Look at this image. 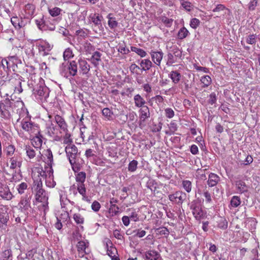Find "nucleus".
<instances>
[{
  "mask_svg": "<svg viewBox=\"0 0 260 260\" xmlns=\"http://www.w3.org/2000/svg\"><path fill=\"white\" fill-rule=\"evenodd\" d=\"M34 184V189L36 191V200L37 202L42 203L40 208L43 211L44 214L45 215L49 209L48 192L43 188L41 179L35 180Z\"/></svg>",
  "mask_w": 260,
  "mask_h": 260,
  "instance_id": "f257e3e1",
  "label": "nucleus"
},
{
  "mask_svg": "<svg viewBox=\"0 0 260 260\" xmlns=\"http://www.w3.org/2000/svg\"><path fill=\"white\" fill-rule=\"evenodd\" d=\"M60 72L62 76L68 78L70 76H75L78 72V63L72 60L68 63H62L60 66Z\"/></svg>",
  "mask_w": 260,
  "mask_h": 260,
  "instance_id": "f03ea898",
  "label": "nucleus"
},
{
  "mask_svg": "<svg viewBox=\"0 0 260 260\" xmlns=\"http://www.w3.org/2000/svg\"><path fill=\"white\" fill-rule=\"evenodd\" d=\"M33 94L39 101L47 102L49 95V89L43 84L37 85L33 89Z\"/></svg>",
  "mask_w": 260,
  "mask_h": 260,
  "instance_id": "7ed1b4c3",
  "label": "nucleus"
},
{
  "mask_svg": "<svg viewBox=\"0 0 260 260\" xmlns=\"http://www.w3.org/2000/svg\"><path fill=\"white\" fill-rule=\"evenodd\" d=\"M181 56L182 52L177 46L174 45L170 47L167 54V65L170 66L177 62Z\"/></svg>",
  "mask_w": 260,
  "mask_h": 260,
  "instance_id": "20e7f679",
  "label": "nucleus"
},
{
  "mask_svg": "<svg viewBox=\"0 0 260 260\" xmlns=\"http://www.w3.org/2000/svg\"><path fill=\"white\" fill-rule=\"evenodd\" d=\"M22 81H24L22 77L17 74H14L8 79V83L14 88V92L19 94L23 91L22 87Z\"/></svg>",
  "mask_w": 260,
  "mask_h": 260,
  "instance_id": "39448f33",
  "label": "nucleus"
},
{
  "mask_svg": "<svg viewBox=\"0 0 260 260\" xmlns=\"http://www.w3.org/2000/svg\"><path fill=\"white\" fill-rule=\"evenodd\" d=\"M22 128L29 134L36 135L38 133V126L32 123L28 118L23 119L21 121Z\"/></svg>",
  "mask_w": 260,
  "mask_h": 260,
  "instance_id": "423d86ee",
  "label": "nucleus"
},
{
  "mask_svg": "<svg viewBox=\"0 0 260 260\" xmlns=\"http://www.w3.org/2000/svg\"><path fill=\"white\" fill-rule=\"evenodd\" d=\"M65 151L70 163L74 169V166L76 164L78 149L75 145H68L66 147Z\"/></svg>",
  "mask_w": 260,
  "mask_h": 260,
  "instance_id": "0eeeda50",
  "label": "nucleus"
},
{
  "mask_svg": "<svg viewBox=\"0 0 260 260\" xmlns=\"http://www.w3.org/2000/svg\"><path fill=\"white\" fill-rule=\"evenodd\" d=\"M190 208L192 209V214L197 220H201L206 217V213L203 210L201 205L197 202L191 203Z\"/></svg>",
  "mask_w": 260,
  "mask_h": 260,
  "instance_id": "6e6552de",
  "label": "nucleus"
},
{
  "mask_svg": "<svg viewBox=\"0 0 260 260\" xmlns=\"http://www.w3.org/2000/svg\"><path fill=\"white\" fill-rule=\"evenodd\" d=\"M186 198V193L181 191H177L174 193L169 195V199L171 202L179 205L182 204Z\"/></svg>",
  "mask_w": 260,
  "mask_h": 260,
  "instance_id": "1a4fd4ad",
  "label": "nucleus"
},
{
  "mask_svg": "<svg viewBox=\"0 0 260 260\" xmlns=\"http://www.w3.org/2000/svg\"><path fill=\"white\" fill-rule=\"evenodd\" d=\"M37 47L40 55L45 56L49 54L53 46L50 45L48 42H42L40 43L37 44Z\"/></svg>",
  "mask_w": 260,
  "mask_h": 260,
  "instance_id": "9d476101",
  "label": "nucleus"
},
{
  "mask_svg": "<svg viewBox=\"0 0 260 260\" xmlns=\"http://www.w3.org/2000/svg\"><path fill=\"white\" fill-rule=\"evenodd\" d=\"M76 247L80 257H83L85 254H88L89 242L87 241H79L78 242Z\"/></svg>",
  "mask_w": 260,
  "mask_h": 260,
  "instance_id": "9b49d317",
  "label": "nucleus"
},
{
  "mask_svg": "<svg viewBox=\"0 0 260 260\" xmlns=\"http://www.w3.org/2000/svg\"><path fill=\"white\" fill-rule=\"evenodd\" d=\"M139 125L140 126L144 125L146 120L150 117L149 108L147 106L140 108L139 110Z\"/></svg>",
  "mask_w": 260,
  "mask_h": 260,
  "instance_id": "f8f14e48",
  "label": "nucleus"
},
{
  "mask_svg": "<svg viewBox=\"0 0 260 260\" xmlns=\"http://www.w3.org/2000/svg\"><path fill=\"white\" fill-rule=\"evenodd\" d=\"M48 118L49 119L46 124V133L50 137H53L57 135L58 129L52 122V116L49 115Z\"/></svg>",
  "mask_w": 260,
  "mask_h": 260,
  "instance_id": "ddd939ff",
  "label": "nucleus"
},
{
  "mask_svg": "<svg viewBox=\"0 0 260 260\" xmlns=\"http://www.w3.org/2000/svg\"><path fill=\"white\" fill-rule=\"evenodd\" d=\"M9 73L8 66H6L2 59L0 63V84H3L8 80Z\"/></svg>",
  "mask_w": 260,
  "mask_h": 260,
  "instance_id": "4468645a",
  "label": "nucleus"
},
{
  "mask_svg": "<svg viewBox=\"0 0 260 260\" xmlns=\"http://www.w3.org/2000/svg\"><path fill=\"white\" fill-rule=\"evenodd\" d=\"M235 181V186L238 193H243L248 191L249 186L245 183L244 180L240 179L238 177Z\"/></svg>",
  "mask_w": 260,
  "mask_h": 260,
  "instance_id": "2eb2a0df",
  "label": "nucleus"
},
{
  "mask_svg": "<svg viewBox=\"0 0 260 260\" xmlns=\"http://www.w3.org/2000/svg\"><path fill=\"white\" fill-rule=\"evenodd\" d=\"M10 162L11 169L14 170L17 167L20 168L22 166V158L19 154H15L10 158Z\"/></svg>",
  "mask_w": 260,
  "mask_h": 260,
  "instance_id": "dca6fc26",
  "label": "nucleus"
},
{
  "mask_svg": "<svg viewBox=\"0 0 260 260\" xmlns=\"http://www.w3.org/2000/svg\"><path fill=\"white\" fill-rule=\"evenodd\" d=\"M118 202V200L114 198H112L110 200V206L109 208V213L112 216H116L119 213V207L115 204Z\"/></svg>",
  "mask_w": 260,
  "mask_h": 260,
  "instance_id": "f3484780",
  "label": "nucleus"
},
{
  "mask_svg": "<svg viewBox=\"0 0 260 260\" xmlns=\"http://www.w3.org/2000/svg\"><path fill=\"white\" fill-rule=\"evenodd\" d=\"M79 72L83 75H86L90 71V65L84 59L80 58L78 60Z\"/></svg>",
  "mask_w": 260,
  "mask_h": 260,
  "instance_id": "a211bd4d",
  "label": "nucleus"
},
{
  "mask_svg": "<svg viewBox=\"0 0 260 260\" xmlns=\"http://www.w3.org/2000/svg\"><path fill=\"white\" fill-rule=\"evenodd\" d=\"M54 120L56 123L58 125L61 130L64 132H68V125L64 118L59 115H55L54 118L52 117V120Z\"/></svg>",
  "mask_w": 260,
  "mask_h": 260,
  "instance_id": "6ab92c4d",
  "label": "nucleus"
},
{
  "mask_svg": "<svg viewBox=\"0 0 260 260\" xmlns=\"http://www.w3.org/2000/svg\"><path fill=\"white\" fill-rule=\"evenodd\" d=\"M0 197L7 200H10L12 199L13 195L7 185H0Z\"/></svg>",
  "mask_w": 260,
  "mask_h": 260,
  "instance_id": "aec40b11",
  "label": "nucleus"
},
{
  "mask_svg": "<svg viewBox=\"0 0 260 260\" xmlns=\"http://www.w3.org/2000/svg\"><path fill=\"white\" fill-rule=\"evenodd\" d=\"M151 59L157 66H160L164 53L162 51L152 50L150 52Z\"/></svg>",
  "mask_w": 260,
  "mask_h": 260,
  "instance_id": "412c9836",
  "label": "nucleus"
},
{
  "mask_svg": "<svg viewBox=\"0 0 260 260\" xmlns=\"http://www.w3.org/2000/svg\"><path fill=\"white\" fill-rule=\"evenodd\" d=\"M9 215L7 208L2 205L0 206V228L6 224L9 220Z\"/></svg>",
  "mask_w": 260,
  "mask_h": 260,
  "instance_id": "4be33fe9",
  "label": "nucleus"
},
{
  "mask_svg": "<svg viewBox=\"0 0 260 260\" xmlns=\"http://www.w3.org/2000/svg\"><path fill=\"white\" fill-rule=\"evenodd\" d=\"M19 206L21 211H27L30 208V199L27 196L21 198Z\"/></svg>",
  "mask_w": 260,
  "mask_h": 260,
  "instance_id": "5701e85b",
  "label": "nucleus"
},
{
  "mask_svg": "<svg viewBox=\"0 0 260 260\" xmlns=\"http://www.w3.org/2000/svg\"><path fill=\"white\" fill-rule=\"evenodd\" d=\"M12 24L16 29H20L24 27L26 24L25 20L22 18H18L17 16L13 17L11 19Z\"/></svg>",
  "mask_w": 260,
  "mask_h": 260,
  "instance_id": "b1692460",
  "label": "nucleus"
},
{
  "mask_svg": "<svg viewBox=\"0 0 260 260\" xmlns=\"http://www.w3.org/2000/svg\"><path fill=\"white\" fill-rule=\"evenodd\" d=\"M144 258L148 260H161L160 254L153 250L146 251Z\"/></svg>",
  "mask_w": 260,
  "mask_h": 260,
  "instance_id": "393cba45",
  "label": "nucleus"
},
{
  "mask_svg": "<svg viewBox=\"0 0 260 260\" xmlns=\"http://www.w3.org/2000/svg\"><path fill=\"white\" fill-rule=\"evenodd\" d=\"M220 181V177L216 174L211 173L208 176L207 184L209 187H212L216 186Z\"/></svg>",
  "mask_w": 260,
  "mask_h": 260,
  "instance_id": "a878e982",
  "label": "nucleus"
},
{
  "mask_svg": "<svg viewBox=\"0 0 260 260\" xmlns=\"http://www.w3.org/2000/svg\"><path fill=\"white\" fill-rule=\"evenodd\" d=\"M91 21L95 26H97L100 30L103 28L102 21L103 17L99 14H94L90 16Z\"/></svg>",
  "mask_w": 260,
  "mask_h": 260,
  "instance_id": "bb28decb",
  "label": "nucleus"
},
{
  "mask_svg": "<svg viewBox=\"0 0 260 260\" xmlns=\"http://www.w3.org/2000/svg\"><path fill=\"white\" fill-rule=\"evenodd\" d=\"M24 150L26 151L27 156L30 159L34 158L36 156L37 151L40 152L38 149L30 145H25Z\"/></svg>",
  "mask_w": 260,
  "mask_h": 260,
  "instance_id": "cd10ccee",
  "label": "nucleus"
},
{
  "mask_svg": "<svg viewBox=\"0 0 260 260\" xmlns=\"http://www.w3.org/2000/svg\"><path fill=\"white\" fill-rule=\"evenodd\" d=\"M135 105L137 108H142L146 106L145 104L146 103L144 99L139 94H137L134 97Z\"/></svg>",
  "mask_w": 260,
  "mask_h": 260,
  "instance_id": "c85d7f7f",
  "label": "nucleus"
},
{
  "mask_svg": "<svg viewBox=\"0 0 260 260\" xmlns=\"http://www.w3.org/2000/svg\"><path fill=\"white\" fill-rule=\"evenodd\" d=\"M73 187L77 188L79 193L82 196L83 200H87V197L86 196V189L84 183H77V185H74Z\"/></svg>",
  "mask_w": 260,
  "mask_h": 260,
  "instance_id": "c756f323",
  "label": "nucleus"
},
{
  "mask_svg": "<svg viewBox=\"0 0 260 260\" xmlns=\"http://www.w3.org/2000/svg\"><path fill=\"white\" fill-rule=\"evenodd\" d=\"M11 108H7L2 102H0V111L2 116L6 119H9L11 117V112L10 110Z\"/></svg>",
  "mask_w": 260,
  "mask_h": 260,
  "instance_id": "7c9ffc66",
  "label": "nucleus"
},
{
  "mask_svg": "<svg viewBox=\"0 0 260 260\" xmlns=\"http://www.w3.org/2000/svg\"><path fill=\"white\" fill-rule=\"evenodd\" d=\"M140 65V69L142 71H146L150 70L152 66V63L149 59H144L141 60Z\"/></svg>",
  "mask_w": 260,
  "mask_h": 260,
  "instance_id": "2f4dec72",
  "label": "nucleus"
},
{
  "mask_svg": "<svg viewBox=\"0 0 260 260\" xmlns=\"http://www.w3.org/2000/svg\"><path fill=\"white\" fill-rule=\"evenodd\" d=\"M44 155L46 162L51 167L53 161V154L51 150L50 149L45 150Z\"/></svg>",
  "mask_w": 260,
  "mask_h": 260,
  "instance_id": "473e14b6",
  "label": "nucleus"
},
{
  "mask_svg": "<svg viewBox=\"0 0 260 260\" xmlns=\"http://www.w3.org/2000/svg\"><path fill=\"white\" fill-rule=\"evenodd\" d=\"M34 135L35 136L31 139V142L34 145H36L35 146H34V147L39 149L43 142L42 137L40 135L39 130H38V133Z\"/></svg>",
  "mask_w": 260,
  "mask_h": 260,
  "instance_id": "72a5a7b5",
  "label": "nucleus"
},
{
  "mask_svg": "<svg viewBox=\"0 0 260 260\" xmlns=\"http://www.w3.org/2000/svg\"><path fill=\"white\" fill-rule=\"evenodd\" d=\"M2 103H3V105H4L6 107L9 108H13V104H16L17 106H23V103L22 101H15L13 100H10L9 99H6L5 100H4V102Z\"/></svg>",
  "mask_w": 260,
  "mask_h": 260,
  "instance_id": "f704fd0d",
  "label": "nucleus"
},
{
  "mask_svg": "<svg viewBox=\"0 0 260 260\" xmlns=\"http://www.w3.org/2000/svg\"><path fill=\"white\" fill-rule=\"evenodd\" d=\"M101 56L102 54L99 51H95L93 53L91 57V61L94 67H96L99 66V61L101 60Z\"/></svg>",
  "mask_w": 260,
  "mask_h": 260,
  "instance_id": "c9c22d12",
  "label": "nucleus"
},
{
  "mask_svg": "<svg viewBox=\"0 0 260 260\" xmlns=\"http://www.w3.org/2000/svg\"><path fill=\"white\" fill-rule=\"evenodd\" d=\"M73 218L76 224L79 225L80 228L83 229V226L82 225L84 223V218L83 216L79 213H76L73 214Z\"/></svg>",
  "mask_w": 260,
  "mask_h": 260,
  "instance_id": "e433bc0d",
  "label": "nucleus"
},
{
  "mask_svg": "<svg viewBox=\"0 0 260 260\" xmlns=\"http://www.w3.org/2000/svg\"><path fill=\"white\" fill-rule=\"evenodd\" d=\"M112 245L111 241L110 240H108L106 242L107 252V254L111 257L115 256V253L117 252L116 248L112 246Z\"/></svg>",
  "mask_w": 260,
  "mask_h": 260,
  "instance_id": "4c0bfd02",
  "label": "nucleus"
},
{
  "mask_svg": "<svg viewBox=\"0 0 260 260\" xmlns=\"http://www.w3.org/2000/svg\"><path fill=\"white\" fill-rule=\"evenodd\" d=\"M170 77L174 83L177 84L181 79V75L177 71H173L170 73Z\"/></svg>",
  "mask_w": 260,
  "mask_h": 260,
  "instance_id": "58836bf2",
  "label": "nucleus"
},
{
  "mask_svg": "<svg viewBox=\"0 0 260 260\" xmlns=\"http://www.w3.org/2000/svg\"><path fill=\"white\" fill-rule=\"evenodd\" d=\"M217 222V226L222 230H225L228 228V222L224 217H219Z\"/></svg>",
  "mask_w": 260,
  "mask_h": 260,
  "instance_id": "ea45409f",
  "label": "nucleus"
},
{
  "mask_svg": "<svg viewBox=\"0 0 260 260\" xmlns=\"http://www.w3.org/2000/svg\"><path fill=\"white\" fill-rule=\"evenodd\" d=\"M200 81L203 84L202 87H207L209 86L212 83L211 77L208 75H205L201 77Z\"/></svg>",
  "mask_w": 260,
  "mask_h": 260,
  "instance_id": "a19ab883",
  "label": "nucleus"
},
{
  "mask_svg": "<svg viewBox=\"0 0 260 260\" xmlns=\"http://www.w3.org/2000/svg\"><path fill=\"white\" fill-rule=\"evenodd\" d=\"M189 34L188 30L185 27H183L179 29L177 36L179 39L182 40L187 37Z\"/></svg>",
  "mask_w": 260,
  "mask_h": 260,
  "instance_id": "79ce46f5",
  "label": "nucleus"
},
{
  "mask_svg": "<svg viewBox=\"0 0 260 260\" xmlns=\"http://www.w3.org/2000/svg\"><path fill=\"white\" fill-rule=\"evenodd\" d=\"M161 21L167 27H171L173 24V19L168 18L165 16H161L160 18Z\"/></svg>",
  "mask_w": 260,
  "mask_h": 260,
  "instance_id": "37998d69",
  "label": "nucleus"
},
{
  "mask_svg": "<svg viewBox=\"0 0 260 260\" xmlns=\"http://www.w3.org/2000/svg\"><path fill=\"white\" fill-rule=\"evenodd\" d=\"M86 179V173L84 172H80L76 175V181L77 183H84Z\"/></svg>",
  "mask_w": 260,
  "mask_h": 260,
  "instance_id": "c03bdc74",
  "label": "nucleus"
},
{
  "mask_svg": "<svg viewBox=\"0 0 260 260\" xmlns=\"http://www.w3.org/2000/svg\"><path fill=\"white\" fill-rule=\"evenodd\" d=\"M4 61V63H5L6 66H8V69L10 72L11 71L13 72H16V69H17V64L16 63H14L12 61H7L6 59H3Z\"/></svg>",
  "mask_w": 260,
  "mask_h": 260,
  "instance_id": "a18cd8bd",
  "label": "nucleus"
},
{
  "mask_svg": "<svg viewBox=\"0 0 260 260\" xmlns=\"http://www.w3.org/2000/svg\"><path fill=\"white\" fill-rule=\"evenodd\" d=\"M74 54L72 50L70 48H66L63 52V57L64 60H67L73 57Z\"/></svg>",
  "mask_w": 260,
  "mask_h": 260,
  "instance_id": "49530a36",
  "label": "nucleus"
},
{
  "mask_svg": "<svg viewBox=\"0 0 260 260\" xmlns=\"http://www.w3.org/2000/svg\"><path fill=\"white\" fill-rule=\"evenodd\" d=\"M131 50L133 52H135L138 55L140 56L141 57H144L146 56V52L143 49L141 48H138L137 47L134 46H131Z\"/></svg>",
  "mask_w": 260,
  "mask_h": 260,
  "instance_id": "de8ad7c7",
  "label": "nucleus"
},
{
  "mask_svg": "<svg viewBox=\"0 0 260 260\" xmlns=\"http://www.w3.org/2000/svg\"><path fill=\"white\" fill-rule=\"evenodd\" d=\"M241 200L238 196H233L231 200V205L233 208H236L241 204Z\"/></svg>",
  "mask_w": 260,
  "mask_h": 260,
  "instance_id": "09e8293b",
  "label": "nucleus"
},
{
  "mask_svg": "<svg viewBox=\"0 0 260 260\" xmlns=\"http://www.w3.org/2000/svg\"><path fill=\"white\" fill-rule=\"evenodd\" d=\"M84 49L86 54H91L93 51H94L95 47L90 43L86 42L84 44Z\"/></svg>",
  "mask_w": 260,
  "mask_h": 260,
  "instance_id": "8fccbe9b",
  "label": "nucleus"
},
{
  "mask_svg": "<svg viewBox=\"0 0 260 260\" xmlns=\"http://www.w3.org/2000/svg\"><path fill=\"white\" fill-rule=\"evenodd\" d=\"M134 90V88L133 87H125L124 90L121 92V95L123 96L131 97Z\"/></svg>",
  "mask_w": 260,
  "mask_h": 260,
  "instance_id": "3c124183",
  "label": "nucleus"
},
{
  "mask_svg": "<svg viewBox=\"0 0 260 260\" xmlns=\"http://www.w3.org/2000/svg\"><path fill=\"white\" fill-rule=\"evenodd\" d=\"M138 162L136 160H132L128 164V170L129 172H135L138 168Z\"/></svg>",
  "mask_w": 260,
  "mask_h": 260,
  "instance_id": "603ef678",
  "label": "nucleus"
},
{
  "mask_svg": "<svg viewBox=\"0 0 260 260\" xmlns=\"http://www.w3.org/2000/svg\"><path fill=\"white\" fill-rule=\"evenodd\" d=\"M6 155L7 156H11L14 153L15 147L13 145H8L5 148Z\"/></svg>",
  "mask_w": 260,
  "mask_h": 260,
  "instance_id": "864d4df0",
  "label": "nucleus"
},
{
  "mask_svg": "<svg viewBox=\"0 0 260 260\" xmlns=\"http://www.w3.org/2000/svg\"><path fill=\"white\" fill-rule=\"evenodd\" d=\"M183 188L187 192H190L191 190V182L189 180H183L182 183Z\"/></svg>",
  "mask_w": 260,
  "mask_h": 260,
  "instance_id": "5fc2aeb1",
  "label": "nucleus"
},
{
  "mask_svg": "<svg viewBox=\"0 0 260 260\" xmlns=\"http://www.w3.org/2000/svg\"><path fill=\"white\" fill-rule=\"evenodd\" d=\"M49 14L53 17L58 16L61 11V10L58 7H54L48 10Z\"/></svg>",
  "mask_w": 260,
  "mask_h": 260,
  "instance_id": "6e6d98bb",
  "label": "nucleus"
},
{
  "mask_svg": "<svg viewBox=\"0 0 260 260\" xmlns=\"http://www.w3.org/2000/svg\"><path fill=\"white\" fill-rule=\"evenodd\" d=\"M35 10V6L32 4H27L25 7V11L29 15L34 14Z\"/></svg>",
  "mask_w": 260,
  "mask_h": 260,
  "instance_id": "4d7b16f0",
  "label": "nucleus"
},
{
  "mask_svg": "<svg viewBox=\"0 0 260 260\" xmlns=\"http://www.w3.org/2000/svg\"><path fill=\"white\" fill-rule=\"evenodd\" d=\"M102 114L108 119H110L113 115V112L108 108H104L102 110Z\"/></svg>",
  "mask_w": 260,
  "mask_h": 260,
  "instance_id": "13d9d810",
  "label": "nucleus"
},
{
  "mask_svg": "<svg viewBox=\"0 0 260 260\" xmlns=\"http://www.w3.org/2000/svg\"><path fill=\"white\" fill-rule=\"evenodd\" d=\"M27 184L25 182H22L17 186V189L20 194H22L24 192V190L27 188Z\"/></svg>",
  "mask_w": 260,
  "mask_h": 260,
  "instance_id": "bf43d9fd",
  "label": "nucleus"
},
{
  "mask_svg": "<svg viewBox=\"0 0 260 260\" xmlns=\"http://www.w3.org/2000/svg\"><path fill=\"white\" fill-rule=\"evenodd\" d=\"M165 114L166 117L171 119L174 116L175 112L172 108H167L165 109Z\"/></svg>",
  "mask_w": 260,
  "mask_h": 260,
  "instance_id": "052dcab7",
  "label": "nucleus"
},
{
  "mask_svg": "<svg viewBox=\"0 0 260 260\" xmlns=\"http://www.w3.org/2000/svg\"><path fill=\"white\" fill-rule=\"evenodd\" d=\"M169 127L170 129V134H174L178 129V125L175 120H172L169 124Z\"/></svg>",
  "mask_w": 260,
  "mask_h": 260,
  "instance_id": "680f3d73",
  "label": "nucleus"
},
{
  "mask_svg": "<svg viewBox=\"0 0 260 260\" xmlns=\"http://www.w3.org/2000/svg\"><path fill=\"white\" fill-rule=\"evenodd\" d=\"M258 5V0H252L248 4V10L250 11L255 10Z\"/></svg>",
  "mask_w": 260,
  "mask_h": 260,
  "instance_id": "e2e57ef3",
  "label": "nucleus"
},
{
  "mask_svg": "<svg viewBox=\"0 0 260 260\" xmlns=\"http://www.w3.org/2000/svg\"><path fill=\"white\" fill-rule=\"evenodd\" d=\"M200 24V21L199 19L194 18L190 20V26L193 29H196Z\"/></svg>",
  "mask_w": 260,
  "mask_h": 260,
  "instance_id": "0e129e2a",
  "label": "nucleus"
},
{
  "mask_svg": "<svg viewBox=\"0 0 260 260\" xmlns=\"http://www.w3.org/2000/svg\"><path fill=\"white\" fill-rule=\"evenodd\" d=\"M66 134L63 136V143L68 145H71L72 143V139L71 138V135L67 132H65Z\"/></svg>",
  "mask_w": 260,
  "mask_h": 260,
  "instance_id": "69168bd1",
  "label": "nucleus"
},
{
  "mask_svg": "<svg viewBox=\"0 0 260 260\" xmlns=\"http://www.w3.org/2000/svg\"><path fill=\"white\" fill-rule=\"evenodd\" d=\"M209 100L208 101L209 104L213 105L216 102V94L215 92H212L209 95Z\"/></svg>",
  "mask_w": 260,
  "mask_h": 260,
  "instance_id": "338daca9",
  "label": "nucleus"
},
{
  "mask_svg": "<svg viewBox=\"0 0 260 260\" xmlns=\"http://www.w3.org/2000/svg\"><path fill=\"white\" fill-rule=\"evenodd\" d=\"M108 24L109 27L111 29H114L117 27L118 26V22L116 21V18L115 17V19H111L108 21Z\"/></svg>",
  "mask_w": 260,
  "mask_h": 260,
  "instance_id": "774afa93",
  "label": "nucleus"
}]
</instances>
